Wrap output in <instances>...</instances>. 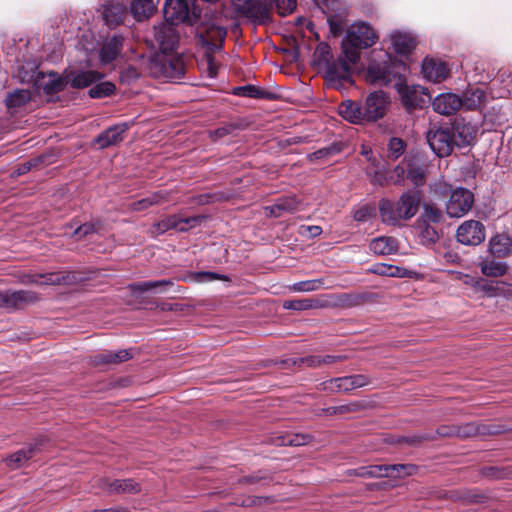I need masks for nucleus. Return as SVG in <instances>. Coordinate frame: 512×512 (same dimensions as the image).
<instances>
[{
	"label": "nucleus",
	"mask_w": 512,
	"mask_h": 512,
	"mask_svg": "<svg viewBox=\"0 0 512 512\" xmlns=\"http://www.w3.org/2000/svg\"><path fill=\"white\" fill-rule=\"evenodd\" d=\"M165 22L154 26V38L162 51H170L178 44L175 25L183 22L192 24L189 7L184 0H167L163 7Z\"/></svg>",
	"instance_id": "f257e3e1"
},
{
	"label": "nucleus",
	"mask_w": 512,
	"mask_h": 512,
	"mask_svg": "<svg viewBox=\"0 0 512 512\" xmlns=\"http://www.w3.org/2000/svg\"><path fill=\"white\" fill-rule=\"evenodd\" d=\"M226 33L225 28L212 22H202L196 28L198 43L205 50L202 65L210 78L217 76L219 65L214 54L222 49Z\"/></svg>",
	"instance_id": "f03ea898"
},
{
	"label": "nucleus",
	"mask_w": 512,
	"mask_h": 512,
	"mask_svg": "<svg viewBox=\"0 0 512 512\" xmlns=\"http://www.w3.org/2000/svg\"><path fill=\"white\" fill-rule=\"evenodd\" d=\"M420 196L418 192H405L398 201L381 199L379 213L382 222L387 225H398L401 221L414 217L419 209Z\"/></svg>",
	"instance_id": "7ed1b4c3"
},
{
	"label": "nucleus",
	"mask_w": 512,
	"mask_h": 512,
	"mask_svg": "<svg viewBox=\"0 0 512 512\" xmlns=\"http://www.w3.org/2000/svg\"><path fill=\"white\" fill-rule=\"evenodd\" d=\"M378 40L375 30L366 22L359 21L351 24L342 41L345 57L352 63L360 60V50L373 46Z\"/></svg>",
	"instance_id": "20e7f679"
},
{
	"label": "nucleus",
	"mask_w": 512,
	"mask_h": 512,
	"mask_svg": "<svg viewBox=\"0 0 512 512\" xmlns=\"http://www.w3.org/2000/svg\"><path fill=\"white\" fill-rule=\"evenodd\" d=\"M400 66V63L392 60L389 53L373 51L365 71V79L372 85L387 86L400 76Z\"/></svg>",
	"instance_id": "39448f33"
},
{
	"label": "nucleus",
	"mask_w": 512,
	"mask_h": 512,
	"mask_svg": "<svg viewBox=\"0 0 512 512\" xmlns=\"http://www.w3.org/2000/svg\"><path fill=\"white\" fill-rule=\"evenodd\" d=\"M159 50L161 54L150 61V73L157 78H165L170 81L180 80L185 74L183 58L172 54L175 48L166 52L160 48Z\"/></svg>",
	"instance_id": "423d86ee"
},
{
	"label": "nucleus",
	"mask_w": 512,
	"mask_h": 512,
	"mask_svg": "<svg viewBox=\"0 0 512 512\" xmlns=\"http://www.w3.org/2000/svg\"><path fill=\"white\" fill-rule=\"evenodd\" d=\"M235 11L251 21L265 24L271 20L270 4L266 0H232Z\"/></svg>",
	"instance_id": "0eeeda50"
},
{
	"label": "nucleus",
	"mask_w": 512,
	"mask_h": 512,
	"mask_svg": "<svg viewBox=\"0 0 512 512\" xmlns=\"http://www.w3.org/2000/svg\"><path fill=\"white\" fill-rule=\"evenodd\" d=\"M23 82H33L38 90H43L47 94L63 90L67 84L65 75L59 76L55 72L42 73L37 71V67H33L30 74L21 76Z\"/></svg>",
	"instance_id": "6e6552de"
},
{
	"label": "nucleus",
	"mask_w": 512,
	"mask_h": 512,
	"mask_svg": "<svg viewBox=\"0 0 512 512\" xmlns=\"http://www.w3.org/2000/svg\"><path fill=\"white\" fill-rule=\"evenodd\" d=\"M416 467L410 464L371 465L354 470L355 475L366 478L404 477L414 474Z\"/></svg>",
	"instance_id": "1a4fd4ad"
},
{
	"label": "nucleus",
	"mask_w": 512,
	"mask_h": 512,
	"mask_svg": "<svg viewBox=\"0 0 512 512\" xmlns=\"http://www.w3.org/2000/svg\"><path fill=\"white\" fill-rule=\"evenodd\" d=\"M390 100L384 91H373L366 97L363 110L366 122H376L383 118L389 108Z\"/></svg>",
	"instance_id": "9d476101"
},
{
	"label": "nucleus",
	"mask_w": 512,
	"mask_h": 512,
	"mask_svg": "<svg viewBox=\"0 0 512 512\" xmlns=\"http://www.w3.org/2000/svg\"><path fill=\"white\" fill-rule=\"evenodd\" d=\"M474 195L465 188H457L452 191L446 203V213L449 217L460 218L466 215L472 208Z\"/></svg>",
	"instance_id": "9b49d317"
},
{
	"label": "nucleus",
	"mask_w": 512,
	"mask_h": 512,
	"mask_svg": "<svg viewBox=\"0 0 512 512\" xmlns=\"http://www.w3.org/2000/svg\"><path fill=\"white\" fill-rule=\"evenodd\" d=\"M427 142L438 157L449 156L453 150V134L449 127H434L427 132Z\"/></svg>",
	"instance_id": "f8f14e48"
},
{
	"label": "nucleus",
	"mask_w": 512,
	"mask_h": 512,
	"mask_svg": "<svg viewBox=\"0 0 512 512\" xmlns=\"http://www.w3.org/2000/svg\"><path fill=\"white\" fill-rule=\"evenodd\" d=\"M201 221L202 217L200 216L181 217L179 215H172L153 224L151 227V234L153 236H158L170 229H175L181 232L187 231L188 229L198 225Z\"/></svg>",
	"instance_id": "ddd939ff"
},
{
	"label": "nucleus",
	"mask_w": 512,
	"mask_h": 512,
	"mask_svg": "<svg viewBox=\"0 0 512 512\" xmlns=\"http://www.w3.org/2000/svg\"><path fill=\"white\" fill-rule=\"evenodd\" d=\"M394 183H401L404 179L410 180L415 186L423 185L425 171L421 165L410 159H404L394 169Z\"/></svg>",
	"instance_id": "4468645a"
},
{
	"label": "nucleus",
	"mask_w": 512,
	"mask_h": 512,
	"mask_svg": "<svg viewBox=\"0 0 512 512\" xmlns=\"http://www.w3.org/2000/svg\"><path fill=\"white\" fill-rule=\"evenodd\" d=\"M36 293L26 290H5L0 291V308L8 311L22 309L26 305L37 301Z\"/></svg>",
	"instance_id": "2eb2a0df"
},
{
	"label": "nucleus",
	"mask_w": 512,
	"mask_h": 512,
	"mask_svg": "<svg viewBox=\"0 0 512 512\" xmlns=\"http://www.w3.org/2000/svg\"><path fill=\"white\" fill-rule=\"evenodd\" d=\"M456 237L461 244L477 246L485 240V227L479 221L467 220L458 227Z\"/></svg>",
	"instance_id": "dca6fc26"
},
{
	"label": "nucleus",
	"mask_w": 512,
	"mask_h": 512,
	"mask_svg": "<svg viewBox=\"0 0 512 512\" xmlns=\"http://www.w3.org/2000/svg\"><path fill=\"white\" fill-rule=\"evenodd\" d=\"M474 287L476 291L483 293L489 298L503 297L512 300V284L505 281H494L487 279H478Z\"/></svg>",
	"instance_id": "f3484780"
},
{
	"label": "nucleus",
	"mask_w": 512,
	"mask_h": 512,
	"mask_svg": "<svg viewBox=\"0 0 512 512\" xmlns=\"http://www.w3.org/2000/svg\"><path fill=\"white\" fill-rule=\"evenodd\" d=\"M369 383L367 376L358 374L331 379L324 383V389L330 392H349Z\"/></svg>",
	"instance_id": "a211bd4d"
},
{
	"label": "nucleus",
	"mask_w": 512,
	"mask_h": 512,
	"mask_svg": "<svg viewBox=\"0 0 512 512\" xmlns=\"http://www.w3.org/2000/svg\"><path fill=\"white\" fill-rule=\"evenodd\" d=\"M103 74L95 70H74L65 71L66 84L73 88L81 89L100 81Z\"/></svg>",
	"instance_id": "6ab92c4d"
},
{
	"label": "nucleus",
	"mask_w": 512,
	"mask_h": 512,
	"mask_svg": "<svg viewBox=\"0 0 512 512\" xmlns=\"http://www.w3.org/2000/svg\"><path fill=\"white\" fill-rule=\"evenodd\" d=\"M422 73L425 79L440 83L449 76V69L445 62L426 57L422 63Z\"/></svg>",
	"instance_id": "aec40b11"
},
{
	"label": "nucleus",
	"mask_w": 512,
	"mask_h": 512,
	"mask_svg": "<svg viewBox=\"0 0 512 512\" xmlns=\"http://www.w3.org/2000/svg\"><path fill=\"white\" fill-rule=\"evenodd\" d=\"M449 129L451 134H453L452 140L454 146L457 147L470 145L476 137L475 127L471 123H467L463 120L456 121Z\"/></svg>",
	"instance_id": "412c9836"
},
{
	"label": "nucleus",
	"mask_w": 512,
	"mask_h": 512,
	"mask_svg": "<svg viewBox=\"0 0 512 512\" xmlns=\"http://www.w3.org/2000/svg\"><path fill=\"white\" fill-rule=\"evenodd\" d=\"M435 112L441 115H451L462 107V99L454 93H442L436 96L432 102Z\"/></svg>",
	"instance_id": "4be33fe9"
},
{
	"label": "nucleus",
	"mask_w": 512,
	"mask_h": 512,
	"mask_svg": "<svg viewBox=\"0 0 512 512\" xmlns=\"http://www.w3.org/2000/svg\"><path fill=\"white\" fill-rule=\"evenodd\" d=\"M339 115L352 124H364L366 122L363 104L353 100H345L338 106Z\"/></svg>",
	"instance_id": "5701e85b"
},
{
	"label": "nucleus",
	"mask_w": 512,
	"mask_h": 512,
	"mask_svg": "<svg viewBox=\"0 0 512 512\" xmlns=\"http://www.w3.org/2000/svg\"><path fill=\"white\" fill-rule=\"evenodd\" d=\"M127 123L117 124L102 132L96 139L95 143L99 148L103 149L112 145H116L123 141L124 134L128 130Z\"/></svg>",
	"instance_id": "b1692460"
},
{
	"label": "nucleus",
	"mask_w": 512,
	"mask_h": 512,
	"mask_svg": "<svg viewBox=\"0 0 512 512\" xmlns=\"http://www.w3.org/2000/svg\"><path fill=\"white\" fill-rule=\"evenodd\" d=\"M123 47V37L114 35L104 41L99 53L102 64H109L120 54Z\"/></svg>",
	"instance_id": "393cba45"
},
{
	"label": "nucleus",
	"mask_w": 512,
	"mask_h": 512,
	"mask_svg": "<svg viewBox=\"0 0 512 512\" xmlns=\"http://www.w3.org/2000/svg\"><path fill=\"white\" fill-rule=\"evenodd\" d=\"M126 7L119 1H108L102 7V16L108 26H115L122 22Z\"/></svg>",
	"instance_id": "a878e982"
},
{
	"label": "nucleus",
	"mask_w": 512,
	"mask_h": 512,
	"mask_svg": "<svg viewBox=\"0 0 512 512\" xmlns=\"http://www.w3.org/2000/svg\"><path fill=\"white\" fill-rule=\"evenodd\" d=\"M355 63L350 62L345 55L339 57L338 61L329 67L328 76L330 80H339L348 82L351 78V66Z\"/></svg>",
	"instance_id": "bb28decb"
},
{
	"label": "nucleus",
	"mask_w": 512,
	"mask_h": 512,
	"mask_svg": "<svg viewBox=\"0 0 512 512\" xmlns=\"http://www.w3.org/2000/svg\"><path fill=\"white\" fill-rule=\"evenodd\" d=\"M389 37L391 45L397 54L406 55L415 47V40L408 33L394 31Z\"/></svg>",
	"instance_id": "cd10ccee"
},
{
	"label": "nucleus",
	"mask_w": 512,
	"mask_h": 512,
	"mask_svg": "<svg viewBox=\"0 0 512 512\" xmlns=\"http://www.w3.org/2000/svg\"><path fill=\"white\" fill-rule=\"evenodd\" d=\"M490 252L497 257H505L512 253V237L507 234H497L490 239Z\"/></svg>",
	"instance_id": "c85d7f7f"
},
{
	"label": "nucleus",
	"mask_w": 512,
	"mask_h": 512,
	"mask_svg": "<svg viewBox=\"0 0 512 512\" xmlns=\"http://www.w3.org/2000/svg\"><path fill=\"white\" fill-rule=\"evenodd\" d=\"M300 203L295 197H285L277 200L267 210L269 215L275 218L281 217L284 213H294L299 211Z\"/></svg>",
	"instance_id": "c756f323"
},
{
	"label": "nucleus",
	"mask_w": 512,
	"mask_h": 512,
	"mask_svg": "<svg viewBox=\"0 0 512 512\" xmlns=\"http://www.w3.org/2000/svg\"><path fill=\"white\" fill-rule=\"evenodd\" d=\"M462 106L468 110H475L484 105L486 101V93L481 88H470L463 94Z\"/></svg>",
	"instance_id": "7c9ffc66"
},
{
	"label": "nucleus",
	"mask_w": 512,
	"mask_h": 512,
	"mask_svg": "<svg viewBox=\"0 0 512 512\" xmlns=\"http://www.w3.org/2000/svg\"><path fill=\"white\" fill-rule=\"evenodd\" d=\"M31 99V93L27 89H17L6 97V106L13 113L23 107Z\"/></svg>",
	"instance_id": "2f4dec72"
},
{
	"label": "nucleus",
	"mask_w": 512,
	"mask_h": 512,
	"mask_svg": "<svg viewBox=\"0 0 512 512\" xmlns=\"http://www.w3.org/2000/svg\"><path fill=\"white\" fill-rule=\"evenodd\" d=\"M369 248L374 254L388 255L397 250V244L393 238L382 236L373 239Z\"/></svg>",
	"instance_id": "473e14b6"
},
{
	"label": "nucleus",
	"mask_w": 512,
	"mask_h": 512,
	"mask_svg": "<svg viewBox=\"0 0 512 512\" xmlns=\"http://www.w3.org/2000/svg\"><path fill=\"white\" fill-rule=\"evenodd\" d=\"M38 450L37 444L34 446H30L28 448H23L13 454H11L7 459L6 463L11 469H17L22 467Z\"/></svg>",
	"instance_id": "72a5a7b5"
},
{
	"label": "nucleus",
	"mask_w": 512,
	"mask_h": 512,
	"mask_svg": "<svg viewBox=\"0 0 512 512\" xmlns=\"http://www.w3.org/2000/svg\"><path fill=\"white\" fill-rule=\"evenodd\" d=\"M481 273L486 277H501L508 271V265L505 262L486 260L480 263Z\"/></svg>",
	"instance_id": "f704fd0d"
},
{
	"label": "nucleus",
	"mask_w": 512,
	"mask_h": 512,
	"mask_svg": "<svg viewBox=\"0 0 512 512\" xmlns=\"http://www.w3.org/2000/svg\"><path fill=\"white\" fill-rule=\"evenodd\" d=\"M107 489L110 493L135 494L140 491V485L132 479L115 480L107 485Z\"/></svg>",
	"instance_id": "c9c22d12"
},
{
	"label": "nucleus",
	"mask_w": 512,
	"mask_h": 512,
	"mask_svg": "<svg viewBox=\"0 0 512 512\" xmlns=\"http://www.w3.org/2000/svg\"><path fill=\"white\" fill-rule=\"evenodd\" d=\"M154 9L153 0H133L131 3V12L137 20L148 18L152 15Z\"/></svg>",
	"instance_id": "e433bc0d"
},
{
	"label": "nucleus",
	"mask_w": 512,
	"mask_h": 512,
	"mask_svg": "<svg viewBox=\"0 0 512 512\" xmlns=\"http://www.w3.org/2000/svg\"><path fill=\"white\" fill-rule=\"evenodd\" d=\"M322 307V303L318 299H293L283 302V308L287 310L303 311Z\"/></svg>",
	"instance_id": "4c0bfd02"
},
{
	"label": "nucleus",
	"mask_w": 512,
	"mask_h": 512,
	"mask_svg": "<svg viewBox=\"0 0 512 512\" xmlns=\"http://www.w3.org/2000/svg\"><path fill=\"white\" fill-rule=\"evenodd\" d=\"M132 357L130 350H119V351H105L97 356L99 363L105 364H117L127 361Z\"/></svg>",
	"instance_id": "58836bf2"
},
{
	"label": "nucleus",
	"mask_w": 512,
	"mask_h": 512,
	"mask_svg": "<svg viewBox=\"0 0 512 512\" xmlns=\"http://www.w3.org/2000/svg\"><path fill=\"white\" fill-rule=\"evenodd\" d=\"M366 174L373 185L384 186L388 183L387 171L384 166H378L375 161L366 168Z\"/></svg>",
	"instance_id": "ea45409f"
},
{
	"label": "nucleus",
	"mask_w": 512,
	"mask_h": 512,
	"mask_svg": "<svg viewBox=\"0 0 512 512\" xmlns=\"http://www.w3.org/2000/svg\"><path fill=\"white\" fill-rule=\"evenodd\" d=\"M22 282L24 284H46V285H57L61 282V277L57 274H39V275H26Z\"/></svg>",
	"instance_id": "a19ab883"
},
{
	"label": "nucleus",
	"mask_w": 512,
	"mask_h": 512,
	"mask_svg": "<svg viewBox=\"0 0 512 512\" xmlns=\"http://www.w3.org/2000/svg\"><path fill=\"white\" fill-rule=\"evenodd\" d=\"M165 196L166 194H164L163 192H156L148 197L133 202L131 204V209L133 211H142L152 205L162 203L165 199Z\"/></svg>",
	"instance_id": "79ce46f5"
},
{
	"label": "nucleus",
	"mask_w": 512,
	"mask_h": 512,
	"mask_svg": "<svg viewBox=\"0 0 512 512\" xmlns=\"http://www.w3.org/2000/svg\"><path fill=\"white\" fill-rule=\"evenodd\" d=\"M374 271L379 275L388 277L403 278L408 276V271L405 268L394 265L381 264Z\"/></svg>",
	"instance_id": "37998d69"
},
{
	"label": "nucleus",
	"mask_w": 512,
	"mask_h": 512,
	"mask_svg": "<svg viewBox=\"0 0 512 512\" xmlns=\"http://www.w3.org/2000/svg\"><path fill=\"white\" fill-rule=\"evenodd\" d=\"M115 90V85L112 82L105 81L96 84L89 90V95L92 98H103L111 95Z\"/></svg>",
	"instance_id": "c03bdc74"
},
{
	"label": "nucleus",
	"mask_w": 512,
	"mask_h": 512,
	"mask_svg": "<svg viewBox=\"0 0 512 512\" xmlns=\"http://www.w3.org/2000/svg\"><path fill=\"white\" fill-rule=\"evenodd\" d=\"M406 149V143L397 137H393L388 143V158L392 160L398 159Z\"/></svg>",
	"instance_id": "a18cd8bd"
},
{
	"label": "nucleus",
	"mask_w": 512,
	"mask_h": 512,
	"mask_svg": "<svg viewBox=\"0 0 512 512\" xmlns=\"http://www.w3.org/2000/svg\"><path fill=\"white\" fill-rule=\"evenodd\" d=\"M442 218L443 215L440 209L431 204L424 205V211L422 214V219L424 223H439L442 221Z\"/></svg>",
	"instance_id": "49530a36"
},
{
	"label": "nucleus",
	"mask_w": 512,
	"mask_h": 512,
	"mask_svg": "<svg viewBox=\"0 0 512 512\" xmlns=\"http://www.w3.org/2000/svg\"><path fill=\"white\" fill-rule=\"evenodd\" d=\"M234 94L250 98H264L266 95L264 91L252 85L237 87L234 89Z\"/></svg>",
	"instance_id": "de8ad7c7"
},
{
	"label": "nucleus",
	"mask_w": 512,
	"mask_h": 512,
	"mask_svg": "<svg viewBox=\"0 0 512 512\" xmlns=\"http://www.w3.org/2000/svg\"><path fill=\"white\" fill-rule=\"evenodd\" d=\"M322 286V280H307L294 283L291 289L294 292H312L318 290Z\"/></svg>",
	"instance_id": "09e8293b"
},
{
	"label": "nucleus",
	"mask_w": 512,
	"mask_h": 512,
	"mask_svg": "<svg viewBox=\"0 0 512 512\" xmlns=\"http://www.w3.org/2000/svg\"><path fill=\"white\" fill-rule=\"evenodd\" d=\"M173 282L171 280H157V281H145L139 283L135 286V288L141 292H146L150 290H155L165 286H172Z\"/></svg>",
	"instance_id": "8fccbe9b"
},
{
	"label": "nucleus",
	"mask_w": 512,
	"mask_h": 512,
	"mask_svg": "<svg viewBox=\"0 0 512 512\" xmlns=\"http://www.w3.org/2000/svg\"><path fill=\"white\" fill-rule=\"evenodd\" d=\"M278 11V13L282 16L288 15L292 13L297 5L296 0H271Z\"/></svg>",
	"instance_id": "3c124183"
},
{
	"label": "nucleus",
	"mask_w": 512,
	"mask_h": 512,
	"mask_svg": "<svg viewBox=\"0 0 512 512\" xmlns=\"http://www.w3.org/2000/svg\"><path fill=\"white\" fill-rule=\"evenodd\" d=\"M310 441L309 435L304 434H294L288 435L282 440L283 445H291V446H301L305 445Z\"/></svg>",
	"instance_id": "603ef678"
},
{
	"label": "nucleus",
	"mask_w": 512,
	"mask_h": 512,
	"mask_svg": "<svg viewBox=\"0 0 512 512\" xmlns=\"http://www.w3.org/2000/svg\"><path fill=\"white\" fill-rule=\"evenodd\" d=\"M372 213L373 208L368 205H365L355 210L353 217L356 221L364 222L371 217Z\"/></svg>",
	"instance_id": "864d4df0"
},
{
	"label": "nucleus",
	"mask_w": 512,
	"mask_h": 512,
	"mask_svg": "<svg viewBox=\"0 0 512 512\" xmlns=\"http://www.w3.org/2000/svg\"><path fill=\"white\" fill-rule=\"evenodd\" d=\"M418 92H422V93H425V89L420 87V86H414L409 92H407L405 95H404V100H405V105L408 106V107H415L417 106V101L416 99L410 97V93L411 94H416Z\"/></svg>",
	"instance_id": "5fc2aeb1"
},
{
	"label": "nucleus",
	"mask_w": 512,
	"mask_h": 512,
	"mask_svg": "<svg viewBox=\"0 0 512 512\" xmlns=\"http://www.w3.org/2000/svg\"><path fill=\"white\" fill-rule=\"evenodd\" d=\"M95 231V228H94V225L93 224H89V223H85L79 227H77L74 231V235L78 237V239L88 235V234H91Z\"/></svg>",
	"instance_id": "6e6d98bb"
},
{
	"label": "nucleus",
	"mask_w": 512,
	"mask_h": 512,
	"mask_svg": "<svg viewBox=\"0 0 512 512\" xmlns=\"http://www.w3.org/2000/svg\"><path fill=\"white\" fill-rule=\"evenodd\" d=\"M421 236L423 239L429 241V242H435L438 239V234L436 230L429 226V224L426 225V227L422 230Z\"/></svg>",
	"instance_id": "4d7b16f0"
},
{
	"label": "nucleus",
	"mask_w": 512,
	"mask_h": 512,
	"mask_svg": "<svg viewBox=\"0 0 512 512\" xmlns=\"http://www.w3.org/2000/svg\"><path fill=\"white\" fill-rule=\"evenodd\" d=\"M198 277L200 278L199 281H202V282H210V281L219 280V279H226L225 276H222V275H219V274L213 273V272H201L198 274Z\"/></svg>",
	"instance_id": "13d9d810"
},
{
	"label": "nucleus",
	"mask_w": 512,
	"mask_h": 512,
	"mask_svg": "<svg viewBox=\"0 0 512 512\" xmlns=\"http://www.w3.org/2000/svg\"><path fill=\"white\" fill-rule=\"evenodd\" d=\"M303 362H305L310 367H318L322 364V356H310L303 359Z\"/></svg>",
	"instance_id": "bf43d9fd"
},
{
	"label": "nucleus",
	"mask_w": 512,
	"mask_h": 512,
	"mask_svg": "<svg viewBox=\"0 0 512 512\" xmlns=\"http://www.w3.org/2000/svg\"><path fill=\"white\" fill-rule=\"evenodd\" d=\"M342 359H344V356L341 355H326L322 356V364H331Z\"/></svg>",
	"instance_id": "052dcab7"
},
{
	"label": "nucleus",
	"mask_w": 512,
	"mask_h": 512,
	"mask_svg": "<svg viewBox=\"0 0 512 512\" xmlns=\"http://www.w3.org/2000/svg\"><path fill=\"white\" fill-rule=\"evenodd\" d=\"M307 230L313 237L320 235L322 232V229L319 226H309L307 227Z\"/></svg>",
	"instance_id": "680f3d73"
},
{
	"label": "nucleus",
	"mask_w": 512,
	"mask_h": 512,
	"mask_svg": "<svg viewBox=\"0 0 512 512\" xmlns=\"http://www.w3.org/2000/svg\"><path fill=\"white\" fill-rule=\"evenodd\" d=\"M347 410H348L347 407L340 406V407H337V408H328L327 412L332 414V413H336V412H344V411H347Z\"/></svg>",
	"instance_id": "e2e57ef3"
},
{
	"label": "nucleus",
	"mask_w": 512,
	"mask_h": 512,
	"mask_svg": "<svg viewBox=\"0 0 512 512\" xmlns=\"http://www.w3.org/2000/svg\"><path fill=\"white\" fill-rule=\"evenodd\" d=\"M227 133H228V129L227 128H220V129L215 130V132H214L216 137H223Z\"/></svg>",
	"instance_id": "0e129e2a"
},
{
	"label": "nucleus",
	"mask_w": 512,
	"mask_h": 512,
	"mask_svg": "<svg viewBox=\"0 0 512 512\" xmlns=\"http://www.w3.org/2000/svg\"><path fill=\"white\" fill-rule=\"evenodd\" d=\"M439 434L443 435V436H450V435H453L454 432H452L450 430L448 431L446 428H441V429H439Z\"/></svg>",
	"instance_id": "69168bd1"
},
{
	"label": "nucleus",
	"mask_w": 512,
	"mask_h": 512,
	"mask_svg": "<svg viewBox=\"0 0 512 512\" xmlns=\"http://www.w3.org/2000/svg\"><path fill=\"white\" fill-rule=\"evenodd\" d=\"M110 509L112 510V512H129L127 508L121 506Z\"/></svg>",
	"instance_id": "338daca9"
},
{
	"label": "nucleus",
	"mask_w": 512,
	"mask_h": 512,
	"mask_svg": "<svg viewBox=\"0 0 512 512\" xmlns=\"http://www.w3.org/2000/svg\"><path fill=\"white\" fill-rule=\"evenodd\" d=\"M96 512H112V510L111 509H103V510L96 511Z\"/></svg>",
	"instance_id": "774afa93"
}]
</instances>
